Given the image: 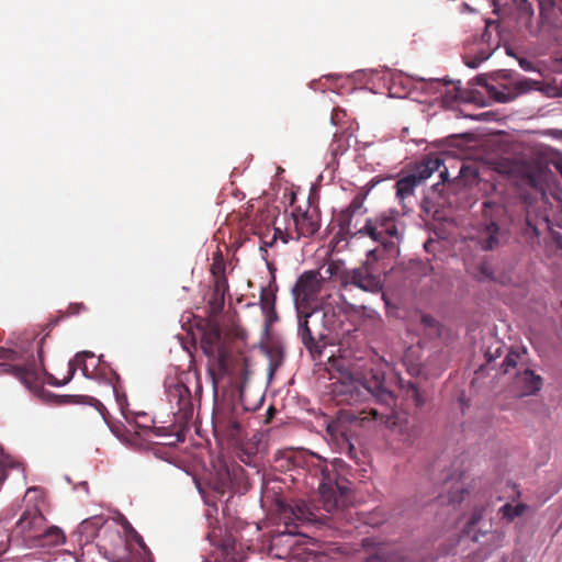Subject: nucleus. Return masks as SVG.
Returning <instances> with one entry per match:
<instances>
[{
    "label": "nucleus",
    "instance_id": "obj_55",
    "mask_svg": "<svg viewBox=\"0 0 562 562\" xmlns=\"http://www.w3.org/2000/svg\"><path fill=\"white\" fill-rule=\"evenodd\" d=\"M328 272L331 274L333 273V268L331 266L328 267Z\"/></svg>",
    "mask_w": 562,
    "mask_h": 562
},
{
    "label": "nucleus",
    "instance_id": "obj_21",
    "mask_svg": "<svg viewBox=\"0 0 562 562\" xmlns=\"http://www.w3.org/2000/svg\"><path fill=\"white\" fill-rule=\"evenodd\" d=\"M296 239L311 237L319 229V222L308 212L293 214Z\"/></svg>",
    "mask_w": 562,
    "mask_h": 562
},
{
    "label": "nucleus",
    "instance_id": "obj_31",
    "mask_svg": "<svg viewBox=\"0 0 562 562\" xmlns=\"http://www.w3.org/2000/svg\"><path fill=\"white\" fill-rule=\"evenodd\" d=\"M260 306L262 312L276 308V294L272 291L262 289L260 293Z\"/></svg>",
    "mask_w": 562,
    "mask_h": 562
},
{
    "label": "nucleus",
    "instance_id": "obj_10",
    "mask_svg": "<svg viewBox=\"0 0 562 562\" xmlns=\"http://www.w3.org/2000/svg\"><path fill=\"white\" fill-rule=\"evenodd\" d=\"M443 166L442 159L437 156H429L416 164L413 171L398 179L395 183L396 196L403 202L406 198L412 196L416 187L422 184L435 171Z\"/></svg>",
    "mask_w": 562,
    "mask_h": 562
},
{
    "label": "nucleus",
    "instance_id": "obj_19",
    "mask_svg": "<svg viewBox=\"0 0 562 562\" xmlns=\"http://www.w3.org/2000/svg\"><path fill=\"white\" fill-rule=\"evenodd\" d=\"M327 434L338 453H351L353 446L347 437L342 425L339 422H333L327 426Z\"/></svg>",
    "mask_w": 562,
    "mask_h": 562
},
{
    "label": "nucleus",
    "instance_id": "obj_41",
    "mask_svg": "<svg viewBox=\"0 0 562 562\" xmlns=\"http://www.w3.org/2000/svg\"><path fill=\"white\" fill-rule=\"evenodd\" d=\"M229 426L236 434H238L241 429V425L235 419H232L229 422Z\"/></svg>",
    "mask_w": 562,
    "mask_h": 562
},
{
    "label": "nucleus",
    "instance_id": "obj_13",
    "mask_svg": "<svg viewBox=\"0 0 562 562\" xmlns=\"http://www.w3.org/2000/svg\"><path fill=\"white\" fill-rule=\"evenodd\" d=\"M443 487L447 492L446 495H440V503H449L451 505L460 504L465 495L469 494L465 482H464V473L459 469H454L453 471H449L443 480Z\"/></svg>",
    "mask_w": 562,
    "mask_h": 562
},
{
    "label": "nucleus",
    "instance_id": "obj_43",
    "mask_svg": "<svg viewBox=\"0 0 562 562\" xmlns=\"http://www.w3.org/2000/svg\"><path fill=\"white\" fill-rule=\"evenodd\" d=\"M447 176H448V170H447V168L443 166V170H440V177H441L443 180H446Z\"/></svg>",
    "mask_w": 562,
    "mask_h": 562
},
{
    "label": "nucleus",
    "instance_id": "obj_14",
    "mask_svg": "<svg viewBox=\"0 0 562 562\" xmlns=\"http://www.w3.org/2000/svg\"><path fill=\"white\" fill-rule=\"evenodd\" d=\"M64 531L57 526L44 527L38 533L26 535L25 544L31 548H54L65 542Z\"/></svg>",
    "mask_w": 562,
    "mask_h": 562
},
{
    "label": "nucleus",
    "instance_id": "obj_12",
    "mask_svg": "<svg viewBox=\"0 0 562 562\" xmlns=\"http://www.w3.org/2000/svg\"><path fill=\"white\" fill-rule=\"evenodd\" d=\"M168 400L171 405L177 407L175 413L182 422H188L193 416V403L191 391L182 383L177 382L168 389Z\"/></svg>",
    "mask_w": 562,
    "mask_h": 562
},
{
    "label": "nucleus",
    "instance_id": "obj_1",
    "mask_svg": "<svg viewBox=\"0 0 562 562\" xmlns=\"http://www.w3.org/2000/svg\"><path fill=\"white\" fill-rule=\"evenodd\" d=\"M333 393L340 404L352 405L372 396L382 406V409L375 407L362 409L357 415L352 414V419L378 420L387 428L396 430L406 442H413L420 436L419 425L411 422L405 412L394 408L396 406L395 396L385 389L383 380L378 376L363 383L353 379L349 373H342L341 381L334 385Z\"/></svg>",
    "mask_w": 562,
    "mask_h": 562
},
{
    "label": "nucleus",
    "instance_id": "obj_8",
    "mask_svg": "<svg viewBox=\"0 0 562 562\" xmlns=\"http://www.w3.org/2000/svg\"><path fill=\"white\" fill-rule=\"evenodd\" d=\"M87 359L93 360V352L82 351L77 353L75 359L68 363V375L61 382H59L53 375H49L48 383L55 386L67 384L75 375L77 368L82 371L86 378L103 380L108 383H112L114 379H120L116 372L101 364L100 358L97 360V363L92 364V369H90V364L87 362Z\"/></svg>",
    "mask_w": 562,
    "mask_h": 562
},
{
    "label": "nucleus",
    "instance_id": "obj_45",
    "mask_svg": "<svg viewBox=\"0 0 562 562\" xmlns=\"http://www.w3.org/2000/svg\"><path fill=\"white\" fill-rule=\"evenodd\" d=\"M289 238H290V237H289V234H288V233L282 234V235H281V237H280V239H281L284 244H286V243L289 241Z\"/></svg>",
    "mask_w": 562,
    "mask_h": 562
},
{
    "label": "nucleus",
    "instance_id": "obj_6",
    "mask_svg": "<svg viewBox=\"0 0 562 562\" xmlns=\"http://www.w3.org/2000/svg\"><path fill=\"white\" fill-rule=\"evenodd\" d=\"M482 510L475 509L461 535V541L470 540L475 546L474 562L485 560L493 550L502 547L504 540V535L497 530H482Z\"/></svg>",
    "mask_w": 562,
    "mask_h": 562
},
{
    "label": "nucleus",
    "instance_id": "obj_48",
    "mask_svg": "<svg viewBox=\"0 0 562 562\" xmlns=\"http://www.w3.org/2000/svg\"><path fill=\"white\" fill-rule=\"evenodd\" d=\"M375 183H378V181H376L375 179H372V180L368 183V186H369V189H368V190H370L371 188H373V187L375 186Z\"/></svg>",
    "mask_w": 562,
    "mask_h": 562
},
{
    "label": "nucleus",
    "instance_id": "obj_42",
    "mask_svg": "<svg viewBox=\"0 0 562 562\" xmlns=\"http://www.w3.org/2000/svg\"><path fill=\"white\" fill-rule=\"evenodd\" d=\"M519 64H520V66H521L525 70H530V69H531V64H530V61H527L526 59H520Z\"/></svg>",
    "mask_w": 562,
    "mask_h": 562
},
{
    "label": "nucleus",
    "instance_id": "obj_52",
    "mask_svg": "<svg viewBox=\"0 0 562 562\" xmlns=\"http://www.w3.org/2000/svg\"><path fill=\"white\" fill-rule=\"evenodd\" d=\"M492 24H495V22L494 21H487L486 22V27H490Z\"/></svg>",
    "mask_w": 562,
    "mask_h": 562
},
{
    "label": "nucleus",
    "instance_id": "obj_16",
    "mask_svg": "<svg viewBox=\"0 0 562 562\" xmlns=\"http://www.w3.org/2000/svg\"><path fill=\"white\" fill-rule=\"evenodd\" d=\"M366 199V194L358 193L355 195V198L351 200L350 204L346 210H344L339 216H338V226L340 232H344L347 235L353 234V216L356 214H362L364 212L363 210V202Z\"/></svg>",
    "mask_w": 562,
    "mask_h": 562
},
{
    "label": "nucleus",
    "instance_id": "obj_11",
    "mask_svg": "<svg viewBox=\"0 0 562 562\" xmlns=\"http://www.w3.org/2000/svg\"><path fill=\"white\" fill-rule=\"evenodd\" d=\"M322 289V278L318 271L308 270L302 273L292 290L296 306L300 308L314 301Z\"/></svg>",
    "mask_w": 562,
    "mask_h": 562
},
{
    "label": "nucleus",
    "instance_id": "obj_50",
    "mask_svg": "<svg viewBox=\"0 0 562 562\" xmlns=\"http://www.w3.org/2000/svg\"><path fill=\"white\" fill-rule=\"evenodd\" d=\"M487 362H492L493 357L490 355V352H486Z\"/></svg>",
    "mask_w": 562,
    "mask_h": 562
},
{
    "label": "nucleus",
    "instance_id": "obj_29",
    "mask_svg": "<svg viewBox=\"0 0 562 562\" xmlns=\"http://www.w3.org/2000/svg\"><path fill=\"white\" fill-rule=\"evenodd\" d=\"M405 397L407 401H412L416 407H422L426 402L424 393L414 383H408Z\"/></svg>",
    "mask_w": 562,
    "mask_h": 562
},
{
    "label": "nucleus",
    "instance_id": "obj_5",
    "mask_svg": "<svg viewBox=\"0 0 562 562\" xmlns=\"http://www.w3.org/2000/svg\"><path fill=\"white\" fill-rule=\"evenodd\" d=\"M325 464L321 471L323 480L318 486L319 502L325 512L333 514L339 513L350 504V490L340 485L337 477L331 476L330 471L342 469V459H323Z\"/></svg>",
    "mask_w": 562,
    "mask_h": 562
},
{
    "label": "nucleus",
    "instance_id": "obj_38",
    "mask_svg": "<svg viewBox=\"0 0 562 562\" xmlns=\"http://www.w3.org/2000/svg\"><path fill=\"white\" fill-rule=\"evenodd\" d=\"M10 459H0V484L5 480L7 477V462Z\"/></svg>",
    "mask_w": 562,
    "mask_h": 562
},
{
    "label": "nucleus",
    "instance_id": "obj_27",
    "mask_svg": "<svg viewBox=\"0 0 562 562\" xmlns=\"http://www.w3.org/2000/svg\"><path fill=\"white\" fill-rule=\"evenodd\" d=\"M225 262L223 259V255L221 251H217L213 255V262L211 265V273L214 280L227 279L225 276Z\"/></svg>",
    "mask_w": 562,
    "mask_h": 562
},
{
    "label": "nucleus",
    "instance_id": "obj_37",
    "mask_svg": "<svg viewBox=\"0 0 562 562\" xmlns=\"http://www.w3.org/2000/svg\"><path fill=\"white\" fill-rule=\"evenodd\" d=\"M420 322L423 325L428 326V327L436 326V319L432 316L427 315V314L422 316Z\"/></svg>",
    "mask_w": 562,
    "mask_h": 562
},
{
    "label": "nucleus",
    "instance_id": "obj_25",
    "mask_svg": "<svg viewBox=\"0 0 562 562\" xmlns=\"http://www.w3.org/2000/svg\"><path fill=\"white\" fill-rule=\"evenodd\" d=\"M269 358V373L272 375L283 363V350L279 346H270L267 348Z\"/></svg>",
    "mask_w": 562,
    "mask_h": 562
},
{
    "label": "nucleus",
    "instance_id": "obj_33",
    "mask_svg": "<svg viewBox=\"0 0 562 562\" xmlns=\"http://www.w3.org/2000/svg\"><path fill=\"white\" fill-rule=\"evenodd\" d=\"M116 382H119V379H114L112 381V383H110L112 385V389H113V393L115 395V398H116V402H117V405L120 406V409L122 412L123 415H125V405L127 404V400H126V396L125 394H120L117 387H116Z\"/></svg>",
    "mask_w": 562,
    "mask_h": 562
},
{
    "label": "nucleus",
    "instance_id": "obj_32",
    "mask_svg": "<svg viewBox=\"0 0 562 562\" xmlns=\"http://www.w3.org/2000/svg\"><path fill=\"white\" fill-rule=\"evenodd\" d=\"M476 278L479 281L494 280L493 269L487 262H482L477 267Z\"/></svg>",
    "mask_w": 562,
    "mask_h": 562
},
{
    "label": "nucleus",
    "instance_id": "obj_51",
    "mask_svg": "<svg viewBox=\"0 0 562 562\" xmlns=\"http://www.w3.org/2000/svg\"><path fill=\"white\" fill-rule=\"evenodd\" d=\"M32 492H36V488H35V487H31V488H29V490L26 491V495H27V494H30V493H32Z\"/></svg>",
    "mask_w": 562,
    "mask_h": 562
},
{
    "label": "nucleus",
    "instance_id": "obj_17",
    "mask_svg": "<svg viewBox=\"0 0 562 562\" xmlns=\"http://www.w3.org/2000/svg\"><path fill=\"white\" fill-rule=\"evenodd\" d=\"M499 226L491 221L482 224L472 239L475 240L482 250H493L499 246Z\"/></svg>",
    "mask_w": 562,
    "mask_h": 562
},
{
    "label": "nucleus",
    "instance_id": "obj_2",
    "mask_svg": "<svg viewBox=\"0 0 562 562\" xmlns=\"http://www.w3.org/2000/svg\"><path fill=\"white\" fill-rule=\"evenodd\" d=\"M200 345L203 353L209 359V374L214 386L224 376H229L232 382L245 378L247 374V359L234 357L231 353L218 326L207 327L202 334Z\"/></svg>",
    "mask_w": 562,
    "mask_h": 562
},
{
    "label": "nucleus",
    "instance_id": "obj_47",
    "mask_svg": "<svg viewBox=\"0 0 562 562\" xmlns=\"http://www.w3.org/2000/svg\"><path fill=\"white\" fill-rule=\"evenodd\" d=\"M90 524L89 520H83L80 525V529H86L88 527V525Z\"/></svg>",
    "mask_w": 562,
    "mask_h": 562
},
{
    "label": "nucleus",
    "instance_id": "obj_9",
    "mask_svg": "<svg viewBox=\"0 0 562 562\" xmlns=\"http://www.w3.org/2000/svg\"><path fill=\"white\" fill-rule=\"evenodd\" d=\"M379 249H371L367 255V262L361 267L355 269L344 270L340 276V286L342 290H348L349 286H356L360 290L371 293H378L382 289L381 280L378 276H374L369 268V261H378Z\"/></svg>",
    "mask_w": 562,
    "mask_h": 562
},
{
    "label": "nucleus",
    "instance_id": "obj_30",
    "mask_svg": "<svg viewBox=\"0 0 562 562\" xmlns=\"http://www.w3.org/2000/svg\"><path fill=\"white\" fill-rule=\"evenodd\" d=\"M171 460H172L171 463L175 467L182 469L188 475L192 476L196 488L199 490L200 493H202L201 481L199 479V475L191 465H189L184 462L186 459H171Z\"/></svg>",
    "mask_w": 562,
    "mask_h": 562
},
{
    "label": "nucleus",
    "instance_id": "obj_49",
    "mask_svg": "<svg viewBox=\"0 0 562 562\" xmlns=\"http://www.w3.org/2000/svg\"><path fill=\"white\" fill-rule=\"evenodd\" d=\"M248 461L246 462L247 465H254L256 467V463L252 462L254 459H247Z\"/></svg>",
    "mask_w": 562,
    "mask_h": 562
},
{
    "label": "nucleus",
    "instance_id": "obj_20",
    "mask_svg": "<svg viewBox=\"0 0 562 562\" xmlns=\"http://www.w3.org/2000/svg\"><path fill=\"white\" fill-rule=\"evenodd\" d=\"M291 517H286L291 521H286V527H290V525L297 526V524H310V522H316L318 520V516L316 513L311 508V506L304 502L300 501L295 503L294 507L290 508Z\"/></svg>",
    "mask_w": 562,
    "mask_h": 562
},
{
    "label": "nucleus",
    "instance_id": "obj_26",
    "mask_svg": "<svg viewBox=\"0 0 562 562\" xmlns=\"http://www.w3.org/2000/svg\"><path fill=\"white\" fill-rule=\"evenodd\" d=\"M477 83L480 86L486 87L488 94L497 102H508L514 99V94L512 92H504L498 90L495 86H488L486 79L483 77L476 78Z\"/></svg>",
    "mask_w": 562,
    "mask_h": 562
},
{
    "label": "nucleus",
    "instance_id": "obj_18",
    "mask_svg": "<svg viewBox=\"0 0 562 562\" xmlns=\"http://www.w3.org/2000/svg\"><path fill=\"white\" fill-rule=\"evenodd\" d=\"M45 527V517L37 508L27 509L16 522L23 533L35 535Z\"/></svg>",
    "mask_w": 562,
    "mask_h": 562
},
{
    "label": "nucleus",
    "instance_id": "obj_36",
    "mask_svg": "<svg viewBox=\"0 0 562 562\" xmlns=\"http://www.w3.org/2000/svg\"><path fill=\"white\" fill-rule=\"evenodd\" d=\"M282 234L284 233L280 228H273V233L271 234V241L263 240V245L267 247H272Z\"/></svg>",
    "mask_w": 562,
    "mask_h": 562
},
{
    "label": "nucleus",
    "instance_id": "obj_3",
    "mask_svg": "<svg viewBox=\"0 0 562 562\" xmlns=\"http://www.w3.org/2000/svg\"><path fill=\"white\" fill-rule=\"evenodd\" d=\"M44 338L37 342V358L33 353V346L27 348H0V374H10L24 385L32 386L40 371H44L43 358Z\"/></svg>",
    "mask_w": 562,
    "mask_h": 562
},
{
    "label": "nucleus",
    "instance_id": "obj_56",
    "mask_svg": "<svg viewBox=\"0 0 562 562\" xmlns=\"http://www.w3.org/2000/svg\"><path fill=\"white\" fill-rule=\"evenodd\" d=\"M561 307H562V302H561Z\"/></svg>",
    "mask_w": 562,
    "mask_h": 562
},
{
    "label": "nucleus",
    "instance_id": "obj_35",
    "mask_svg": "<svg viewBox=\"0 0 562 562\" xmlns=\"http://www.w3.org/2000/svg\"><path fill=\"white\" fill-rule=\"evenodd\" d=\"M262 313L265 314V317H266V326L267 327L271 326L278 319V314H277L276 308L270 310L268 312H262Z\"/></svg>",
    "mask_w": 562,
    "mask_h": 562
},
{
    "label": "nucleus",
    "instance_id": "obj_39",
    "mask_svg": "<svg viewBox=\"0 0 562 562\" xmlns=\"http://www.w3.org/2000/svg\"><path fill=\"white\" fill-rule=\"evenodd\" d=\"M134 539H135L136 543L144 550L145 553H149V550H148L146 543L144 542V539L142 538V536H139L138 533L135 532Z\"/></svg>",
    "mask_w": 562,
    "mask_h": 562
},
{
    "label": "nucleus",
    "instance_id": "obj_4",
    "mask_svg": "<svg viewBox=\"0 0 562 562\" xmlns=\"http://www.w3.org/2000/svg\"><path fill=\"white\" fill-rule=\"evenodd\" d=\"M353 228L352 236L369 237L378 243L383 251L387 254L396 252L401 240L398 212L396 210H385L368 217L361 226H358V223L355 222Z\"/></svg>",
    "mask_w": 562,
    "mask_h": 562
},
{
    "label": "nucleus",
    "instance_id": "obj_23",
    "mask_svg": "<svg viewBox=\"0 0 562 562\" xmlns=\"http://www.w3.org/2000/svg\"><path fill=\"white\" fill-rule=\"evenodd\" d=\"M228 291L227 279L214 280L213 291L209 300V304L213 312H220L224 307L225 294Z\"/></svg>",
    "mask_w": 562,
    "mask_h": 562
},
{
    "label": "nucleus",
    "instance_id": "obj_28",
    "mask_svg": "<svg viewBox=\"0 0 562 562\" xmlns=\"http://www.w3.org/2000/svg\"><path fill=\"white\" fill-rule=\"evenodd\" d=\"M527 506L525 504H505L499 508V514L503 518H505L507 521H512L516 517L520 516L525 510Z\"/></svg>",
    "mask_w": 562,
    "mask_h": 562
},
{
    "label": "nucleus",
    "instance_id": "obj_54",
    "mask_svg": "<svg viewBox=\"0 0 562 562\" xmlns=\"http://www.w3.org/2000/svg\"><path fill=\"white\" fill-rule=\"evenodd\" d=\"M311 457L317 458V457H321V456H319V454H317V453H314V452H313V453L311 454Z\"/></svg>",
    "mask_w": 562,
    "mask_h": 562
},
{
    "label": "nucleus",
    "instance_id": "obj_22",
    "mask_svg": "<svg viewBox=\"0 0 562 562\" xmlns=\"http://www.w3.org/2000/svg\"><path fill=\"white\" fill-rule=\"evenodd\" d=\"M311 316L310 313L305 314L304 317H299V336L303 342V345L306 347V349L312 353H321L322 350L315 340V338L312 335V331L308 327V321L307 318Z\"/></svg>",
    "mask_w": 562,
    "mask_h": 562
},
{
    "label": "nucleus",
    "instance_id": "obj_46",
    "mask_svg": "<svg viewBox=\"0 0 562 562\" xmlns=\"http://www.w3.org/2000/svg\"><path fill=\"white\" fill-rule=\"evenodd\" d=\"M263 240H266V241H271L270 233L265 234L263 236H261V241L263 243Z\"/></svg>",
    "mask_w": 562,
    "mask_h": 562
},
{
    "label": "nucleus",
    "instance_id": "obj_34",
    "mask_svg": "<svg viewBox=\"0 0 562 562\" xmlns=\"http://www.w3.org/2000/svg\"><path fill=\"white\" fill-rule=\"evenodd\" d=\"M88 307L83 303H70L67 308V315H78L80 312H87Z\"/></svg>",
    "mask_w": 562,
    "mask_h": 562
},
{
    "label": "nucleus",
    "instance_id": "obj_7",
    "mask_svg": "<svg viewBox=\"0 0 562 562\" xmlns=\"http://www.w3.org/2000/svg\"><path fill=\"white\" fill-rule=\"evenodd\" d=\"M203 480L215 491L224 493L234 483L238 482L243 469L234 462V459H207L203 462Z\"/></svg>",
    "mask_w": 562,
    "mask_h": 562
},
{
    "label": "nucleus",
    "instance_id": "obj_53",
    "mask_svg": "<svg viewBox=\"0 0 562 562\" xmlns=\"http://www.w3.org/2000/svg\"><path fill=\"white\" fill-rule=\"evenodd\" d=\"M3 453H4L3 448L0 446V457H3Z\"/></svg>",
    "mask_w": 562,
    "mask_h": 562
},
{
    "label": "nucleus",
    "instance_id": "obj_40",
    "mask_svg": "<svg viewBox=\"0 0 562 562\" xmlns=\"http://www.w3.org/2000/svg\"><path fill=\"white\" fill-rule=\"evenodd\" d=\"M486 57L483 56L481 57L480 59H474V60H471V61H467V66H469L470 68H476L481 61L485 60Z\"/></svg>",
    "mask_w": 562,
    "mask_h": 562
},
{
    "label": "nucleus",
    "instance_id": "obj_24",
    "mask_svg": "<svg viewBox=\"0 0 562 562\" xmlns=\"http://www.w3.org/2000/svg\"><path fill=\"white\" fill-rule=\"evenodd\" d=\"M526 349L521 351L510 350L502 362V370L505 374L509 373L512 370L519 371L525 362L526 358Z\"/></svg>",
    "mask_w": 562,
    "mask_h": 562
},
{
    "label": "nucleus",
    "instance_id": "obj_15",
    "mask_svg": "<svg viewBox=\"0 0 562 562\" xmlns=\"http://www.w3.org/2000/svg\"><path fill=\"white\" fill-rule=\"evenodd\" d=\"M543 380L532 370L525 368L515 373L513 389L518 396L535 395L542 387Z\"/></svg>",
    "mask_w": 562,
    "mask_h": 562
},
{
    "label": "nucleus",
    "instance_id": "obj_44",
    "mask_svg": "<svg viewBox=\"0 0 562 562\" xmlns=\"http://www.w3.org/2000/svg\"><path fill=\"white\" fill-rule=\"evenodd\" d=\"M274 414V407L273 406H270L269 409H268V418H267V422H269V419L272 417V415Z\"/></svg>",
    "mask_w": 562,
    "mask_h": 562
}]
</instances>
